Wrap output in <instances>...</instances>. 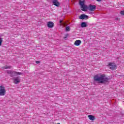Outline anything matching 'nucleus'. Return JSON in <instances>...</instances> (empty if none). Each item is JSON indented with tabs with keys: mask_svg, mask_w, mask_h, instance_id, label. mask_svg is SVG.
I'll use <instances>...</instances> for the list:
<instances>
[{
	"mask_svg": "<svg viewBox=\"0 0 124 124\" xmlns=\"http://www.w3.org/2000/svg\"><path fill=\"white\" fill-rule=\"evenodd\" d=\"M93 80L100 84H107L109 82V78L105 74H98L93 77Z\"/></svg>",
	"mask_w": 124,
	"mask_h": 124,
	"instance_id": "1",
	"label": "nucleus"
},
{
	"mask_svg": "<svg viewBox=\"0 0 124 124\" xmlns=\"http://www.w3.org/2000/svg\"><path fill=\"white\" fill-rule=\"evenodd\" d=\"M79 5H80V8L82 11H87L88 9L90 11L93 12L96 9V6L95 5H89V6L88 7L87 5L85 4V1L79 0Z\"/></svg>",
	"mask_w": 124,
	"mask_h": 124,
	"instance_id": "2",
	"label": "nucleus"
},
{
	"mask_svg": "<svg viewBox=\"0 0 124 124\" xmlns=\"http://www.w3.org/2000/svg\"><path fill=\"white\" fill-rule=\"evenodd\" d=\"M6 91L5 88L3 86H0V96H2L5 95Z\"/></svg>",
	"mask_w": 124,
	"mask_h": 124,
	"instance_id": "3",
	"label": "nucleus"
},
{
	"mask_svg": "<svg viewBox=\"0 0 124 124\" xmlns=\"http://www.w3.org/2000/svg\"><path fill=\"white\" fill-rule=\"evenodd\" d=\"M108 65L109 66V68L110 69H111V70H115V69H117V65H116L115 63L109 62L108 63Z\"/></svg>",
	"mask_w": 124,
	"mask_h": 124,
	"instance_id": "4",
	"label": "nucleus"
},
{
	"mask_svg": "<svg viewBox=\"0 0 124 124\" xmlns=\"http://www.w3.org/2000/svg\"><path fill=\"white\" fill-rule=\"evenodd\" d=\"M23 74L21 72H16L15 71H12V74L10 75L11 77H13V76H18V75H22Z\"/></svg>",
	"mask_w": 124,
	"mask_h": 124,
	"instance_id": "5",
	"label": "nucleus"
},
{
	"mask_svg": "<svg viewBox=\"0 0 124 124\" xmlns=\"http://www.w3.org/2000/svg\"><path fill=\"white\" fill-rule=\"evenodd\" d=\"M13 81L14 84H19L21 82V79L19 78V77H16L13 78Z\"/></svg>",
	"mask_w": 124,
	"mask_h": 124,
	"instance_id": "6",
	"label": "nucleus"
},
{
	"mask_svg": "<svg viewBox=\"0 0 124 124\" xmlns=\"http://www.w3.org/2000/svg\"><path fill=\"white\" fill-rule=\"evenodd\" d=\"M79 19L80 20H88L89 19V16L83 14L79 16Z\"/></svg>",
	"mask_w": 124,
	"mask_h": 124,
	"instance_id": "7",
	"label": "nucleus"
},
{
	"mask_svg": "<svg viewBox=\"0 0 124 124\" xmlns=\"http://www.w3.org/2000/svg\"><path fill=\"white\" fill-rule=\"evenodd\" d=\"M81 43H82V41L81 40H77L74 43V45L76 46H80V45H81Z\"/></svg>",
	"mask_w": 124,
	"mask_h": 124,
	"instance_id": "8",
	"label": "nucleus"
},
{
	"mask_svg": "<svg viewBox=\"0 0 124 124\" xmlns=\"http://www.w3.org/2000/svg\"><path fill=\"white\" fill-rule=\"evenodd\" d=\"M47 27L49 28V29H52V28H54V23L49 21L47 23Z\"/></svg>",
	"mask_w": 124,
	"mask_h": 124,
	"instance_id": "9",
	"label": "nucleus"
},
{
	"mask_svg": "<svg viewBox=\"0 0 124 124\" xmlns=\"http://www.w3.org/2000/svg\"><path fill=\"white\" fill-rule=\"evenodd\" d=\"M52 2L55 6H60V2L58 1V0H53Z\"/></svg>",
	"mask_w": 124,
	"mask_h": 124,
	"instance_id": "10",
	"label": "nucleus"
},
{
	"mask_svg": "<svg viewBox=\"0 0 124 124\" xmlns=\"http://www.w3.org/2000/svg\"><path fill=\"white\" fill-rule=\"evenodd\" d=\"M88 118L91 121H94L95 120V117L92 115H89Z\"/></svg>",
	"mask_w": 124,
	"mask_h": 124,
	"instance_id": "11",
	"label": "nucleus"
},
{
	"mask_svg": "<svg viewBox=\"0 0 124 124\" xmlns=\"http://www.w3.org/2000/svg\"><path fill=\"white\" fill-rule=\"evenodd\" d=\"M87 26V23L86 22H82L81 24V28H86Z\"/></svg>",
	"mask_w": 124,
	"mask_h": 124,
	"instance_id": "12",
	"label": "nucleus"
},
{
	"mask_svg": "<svg viewBox=\"0 0 124 124\" xmlns=\"http://www.w3.org/2000/svg\"><path fill=\"white\" fill-rule=\"evenodd\" d=\"M2 42H3V39L2 38L0 37V46H1Z\"/></svg>",
	"mask_w": 124,
	"mask_h": 124,
	"instance_id": "13",
	"label": "nucleus"
},
{
	"mask_svg": "<svg viewBox=\"0 0 124 124\" xmlns=\"http://www.w3.org/2000/svg\"><path fill=\"white\" fill-rule=\"evenodd\" d=\"M70 31V28L69 27H67L66 28V31Z\"/></svg>",
	"mask_w": 124,
	"mask_h": 124,
	"instance_id": "14",
	"label": "nucleus"
},
{
	"mask_svg": "<svg viewBox=\"0 0 124 124\" xmlns=\"http://www.w3.org/2000/svg\"><path fill=\"white\" fill-rule=\"evenodd\" d=\"M68 35H69L68 34H66L65 35V37H64V39L67 38V37H68Z\"/></svg>",
	"mask_w": 124,
	"mask_h": 124,
	"instance_id": "15",
	"label": "nucleus"
},
{
	"mask_svg": "<svg viewBox=\"0 0 124 124\" xmlns=\"http://www.w3.org/2000/svg\"><path fill=\"white\" fill-rule=\"evenodd\" d=\"M7 72L8 74H10V75H11L12 71H8Z\"/></svg>",
	"mask_w": 124,
	"mask_h": 124,
	"instance_id": "16",
	"label": "nucleus"
},
{
	"mask_svg": "<svg viewBox=\"0 0 124 124\" xmlns=\"http://www.w3.org/2000/svg\"><path fill=\"white\" fill-rule=\"evenodd\" d=\"M120 13L121 15H122L123 16H124V11H122Z\"/></svg>",
	"mask_w": 124,
	"mask_h": 124,
	"instance_id": "17",
	"label": "nucleus"
},
{
	"mask_svg": "<svg viewBox=\"0 0 124 124\" xmlns=\"http://www.w3.org/2000/svg\"><path fill=\"white\" fill-rule=\"evenodd\" d=\"M36 63H40V61H36Z\"/></svg>",
	"mask_w": 124,
	"mask_h": 124,
	"instance_id": "18",
	"label": "nucleus"
},
{
	"mask_svg": "<svg viewBox=\"0 0 124 124\" xmlns=\"http://www.w3.org/2000/svg\"><path fill=\"white\" fill-rule=\"evenodd\" d=\"M62 20H60V24H62Z\"/></svg>",
	"mask_w": 124,
	"mask_h": 124,
	"instance_id": "19",
	"label": "nucleus"
},
{
	"mask_svg": "<svg viewBox=\"0 0 124 124\" xmlns=\"http://www.w3.org/2000/svg\"><path fill=\"white\" fill-rule=\"evenodd\" d=\"M96 1H100L101 0H96Z\"/></svg>",
	"mask_w": 124,
	"mask_h": 124,
	"instance_id": "20",
	"label": "nucleus"
},
{
	"mask_svg": "<svg viewBox=\"0 0 124 124\" xmlns=\"http://www.w3.org/2000/svg\"><path fill=\"white\" fill-rule=\"evenodd\" d=\"M60 124V123H57V124Z\"/></svg>",
	"mask_w": 124,
	"mask_h": 124,
	"instance_id": "21",
	"label": "nucleus"
}]
</instances>
